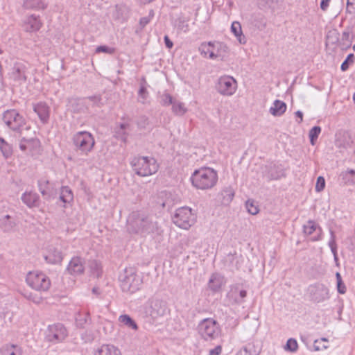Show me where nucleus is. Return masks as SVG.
<instances>
[{"mask_svg": "<svg viewBox=\"0 0 355 355\" xmlns=\"http://www.w3.org/2000/svg\"><path fill=\"white\" fill-rule=\"evenodd\" d=\"M157 223L140 211L132 212L127 219V230L130 234L145 236L155 231Z\"/></svg>", "mask_w": 355, "mask_h": 355, "instance_id": "nucleus-1", "label": "nucleus"}, {"mask_svg": "<svg viewBox=\"0 0 355 355\" xmlns=\"http://www.w3.org/2000/svg\"><path fill=\"white\" fill-rule=\"evenodd\" d=\"M192 185L197 189L207 190L214 187L218 181L217 173L208 167L195 170L191 175Z\"/></svg>", "mask_w": 355, "mask_h": 355, "instance_id": "nucleus-2", "label": "nucleus"}, {"mask_svg": "<svg viewBox=\"0 0 355 355\" xmlns=\"http://www.w3.org/2000/svg\"><path fill=\"white\" fill-rule=\"evenodd\" d=\"M169 313L166 302L161 299L153 297L145 304V313L153 322L160 323Z\"/></svg>", "mask_w": 355, "mask_h": 355, "instance_id": "nucleus-3", "label": "nucleus"}, {"mask_svg": "<svg viewBox=\"0 0 355 355\" xmlns=\"http://www.w3.org/2000/svg\"><path fill=\"white\" fill-rule=\"evenodd\" d=\"M131 165L133 171L142 177L151 175L158 170V164L153 157H135L131 162Z\"/></svg>", "mask_w": 355, "mask_h": 355, "instance_id": "nucleus-4", "label": "nucleus"}, {"mask_svg": "<svg viewBox=\"0 0 355 355\" xmlns=\"http://www.w3.org/2000/svg\"><path fill=\"white\" fill-rule=\"evenodd\" d=\"M73 143L76 149L82 155H88L95 145V140L93 135L87 131H80L76 133L73 137Z\"/></svg>", "mask_w": 355, "mask_h": 355, "instance_id": "nucleus-5", "label": "nucleus"}, {"mask_svg": "<svg viewBox=\"0 0 355 355\" xmlns=\"http://www.w3.org/2000/svg\"><path fill=\"white\" fill-rule=\"evenodd\" d=\"M121 287L124 292L135 293L141 284V278L133 268H125L119 277Z\"/></svg>", "mask_w": 355, "mask_h": 355, "instance_id": "nucleus-6", "label": "nucleus"}, {"mask_svg": "<svg viewBox=\"0 0 355 355\" xmlns=\"http://www.w3.org/2000/svg\"><path fill=\"white\" fill-rule=\"evenodd\" d=\"M198 333L205 340H212L218 338L220 329L216 320L206 318L202 320L198 327Z\"/></svg>", "mask_w": 355, "mask_h": 355, "instance_id": "nucleus-7", "label": "nucleus"}, {"mask_svg": "<svg viewBox=\"0 0 355 355\" xmlns=\"http://www.w3.org/2000/svg\"><path fill=\"white\" fill-rule=\"evenodd\" d=\"M26 281L30 287L37 291H46L51 286L49 278L40 271L29 272Z\"/></svg>", "mask_w": 355, "mask_h": 355, "instance_id": "nucleus-8", "label": "nucleus"}, {"mask_svg": "<svg viewBox=\"0 0 355 355\" xmlns=\"http://www.w3.org/2000/svg\"><path fill=\"white\" fill-rule=\"evenodd\" d=\"M195 216L191 208L182 207L178 209L173 216V222L179 227L188 230L195 223Z\"/></svg>", "mask_w": 355, "mask_h": 355, "instance_id": "nucleus-9", "label": "nucleus"}, {"mask_svg": "<svg viewBox=\"0 0 355 355\" xmlns=\"http://www.w3.org/2000/svg\"><path fill=\"white\" fill-rule=\"evenodd\" d=\"M3 121L13 131H19L25 124V119L15 110H8L3 114Z\"/></svg>", "mask_w": 355, "mask_h": 355, "instance_id": "nucleus-10", "label": "nucleus"}, {"mask_svg": "<svg viewBox=\"0 0 355 355\" xmlns=\"http://www.w3.org/2000/svg\"><path fill=\"white\" fill-rule=\"evenodd\" d=\"M28 64L22 62L14 63L9 73V78L19 85L25 83L28 78Z\"/></svg>", "mask_w": 355, "mask_h": 355, "instance_id": "nucleus-11", "label": "nucleus"}, {"mask_svg": "<svg viewBox=\"0 0 355 355\" xmlns=\"http://www.w3.org/2000/svg\"><path fill=\"white\" fill-rule=\"evenodd\" d=\"M217 91L224 96L233 95L237 89V82L232 76H221L216 85Z\"/></svg>", "mask_w": 355, "mask_h": 355, "instance_id": "nucleus-12", "label": "nucleus"}, {"mask_svg": "<svg viewBox=\"0 0 355 355\" xmlns=\"http://www.w3.org/2000/svg\"><path fill=\"white\" fill-rule=\"evenodd\" d=\"M67 336V331L60 323L50 325L48 327L46 338L52 343H59L64 340Z\"/></svg>", "mask_w": 355, "mask_h": 355, "instance_id": "nucleus-13", "label": "nucleus"}, {"mask_svg": "<svg viewBox=\"0 0 355 355\" xmlns=\"http://www.w3.org/2000/svg\"><path fill=\"white\" fill-rule=\"evenodd\" d=\"M309 293L312 301L319 303L329 298V289L322 284L311 285Z\"/></svg>", "mask_w": 355, "mask_h": 355, "instance_id": "nucleus-14", "label": "nucleus"}, {"mask_svg": "<svg viewBox=\"0 0 355 355\" xmlns=\"http://www.w3.org/2000/svg\"><path fill=\"white\" fill-rule=\"evenodd\" d=\"M222 47H225L221 43L211 42L202 43L199 47V51L204 57H209L211 59H216L220 55L218 51Z\"/></svg>", "mask_w": 355, "mask_h": 355, "instance_id": "nucleus-15", "label": "nucleus"}, {"mask_svg": "<svg viewBox=\"0 0 355 355\" xmlns=\"http://www.w3.org/2000/svg\"><path fill=\"white\" fill-rule=\"evenodd\" d=\"M38 188L42 196L46 200L54 198L57 195L54 184L51 183L46 178H41L38 180Z\"/></svg>", "mask_w": 355, "mask_h": 355, "instance_id": "nucleus-16", "label": "nucleus"}, {"mask_svg": "<svg viewBox=\"0 0 355 355\" xmlns=\"http://www.w3.org/2000/svg\"><path fill=\"white\" fill-rule=\"evenodd\" d=\"M42 24L39 16L31 15L24 19L22 27L24 31L31 33L38 31L42 26Z\"/></svg>", "mask_w": 355, "mask_h": 355, "instance_id": "nucleus-17", "label": "nucleus"}, {"mask_svg": "<svg viewBox=\"0 0 355 355\" xmlns=\"http://www.w3.org/2000/svg\"><path fill=\"white\" fill-rule=\"evenodd\" d=\"M85 270V261L80 257H75L71 259L67 266V271L71 275H80Z\"/></svg>", "mask_w": 355, "mask_h": 355, "instance_id": "nucleus-18", "label": "nucleus"}, {"mask_svg": "<svg viewBox=\"0 0 355 355\" xmlns=\"http://www.w3.org/2000/svg\"><path fill=\"white\" fill-rule=\"evenodd\" d=\"M69 109H70L73 112L75 113H81L85 112L88 110V107L87 105V99L85 98H71L69 101Z\"/></svg>", "mask_w": 355, "mask_h": 355, "instance_id": "nucleus-19", "label": "nucleus"}, {"mask_svg": "<svg viewBox=\"0 0 355 355\" xmlns=\"http://www.w3.org/2000/svg\"><path fill=\"white\" fill-rule=\"evenodd\" d=\"M318 231V234L317 236L312 238V241H316L321 239L322 229L321 227L313 220H309L306 224L303 225V232L304 234L309 236L311 235L314 232Z\"/></svg>", "mask_w": 355, "mask_h": 355, "instance_id": "nucleus-20", "label": "nucleus"}, {"mask_svg": "<svg viewBox=\"0 0 355 355\" xmlns=\"http://www.w3.org/2000/svg\"><path fill=\"white\" fill-rule=\"evenodd\" d=\"M44 258L50 263H58L62 261L63 257L58 249L51 246L48 248Z\"/></svg>", "mask_w": 355, "mask_h": 355, "instance_id": "nucleus-21", "label": "nucleus"}, {"mask_svg": "<svg viewBox=\"0 0 355 355\" xmlns=\"http://www.w3.org/2000/svg\"><path fill=\"white\" fill-rule=\"evenodd\" d=\"M17 227V223L12 219L10 215H6L0 218V228L3 232H14Z\"/></svg>", "mask_w": 355, "mask_h": 355, "instance_id": "nucleus-22", "label": "nucleus"}, {"mask_svg": "<svg viewBox=\"0 0 355 355\" xmlns=\"http://www.w3.org/2000/svg\"><path fill=\"white\" fill-rule=\"evenodd\" d=\"M130 130V126L128 123H121L119 127L116 128L114 135L116 138L125 143Z\"/></svg>", "mask_w": 355, "mask_h": 355, "instance_id": "nucleus-23", "label": "nucleus"}, {"mask_svg": "<svg viewBox=\"0 0 355 355\" xmlns=\"http://www.w3.org/2000/svg\"><path fill=\"white\" fill-rule=\"evenodd\" d=\"M286 104L284 102L280 100H275L270 107L269 112L274 116H280L286 112Z\"/></svg>", "mask_w": 355, "mask_h": 355, "instance_id": "nucleus-24", "label": "nucleus"}, {"mask_svg": "<svg viewBox=\"0 0 355 355\" xmlns=\"http://www.w3.org/2000/svg\"><path fill=\"white\" fill-rule=\"evenodd\" d=\"M224 284L225 279L223 276L218 274H213L209 279L208 286L211 290L218 291Z\"/></svg>", "mask_w": 355, "mask_h": 355, "instance_id": "nucleus-25", "label": "nucleus"}, {"mask_svg": "<svg viewBox=\"0 0 355 355\" xmlns=\"http://www.w3.org/2000/svg\"><path fill=\"white\" fill-rule=\"evenodd\" d=\"M33 110L37 114L41 121L43 122L47 121L49 116V108L46 103H40L34 105Z\"/></svg>", "mask_w": 355, "mask_h": 355, "instance_id": "nucleus-26", "label": "nucleus"}, {"mask_svg": "<svg viewBox=\"0 0 355 355\" xmlns=\"http://www.w3.org/2000/svg\"><path fill=\"white\" fill-rule=\"evenodd\" d=\"M94 355H121L120 350L112 345H103L98 348Z\"/></svg>", "mask_w": 355, "mask_h": 355, "instance_id": "nucleus-27", "label": "nucleus"}, {"mask_svg": "<svg viewBox=\"0 0 355 355\" xmlns=\"http://www.w3.org/2000/svg\"><path fill=\"white\" fill-rule=\"evenodd\" d=\"M1 355H21L22 351L17 345L6 344L0 349Z\"/></svg>", "mask_w": 355, "mask_h": 355, "instance_id": "nucleus-28", "label": "nucleus"}, {"mask_svg": "<svg viewBox=\"0 0 355 355\" xmlns=\"http://www.w3.org/2000/svg\"><path fill=\"white\" fill-rule=\"evenodd\" d=\"M38 200V195L33 192H25L21 196L23 202L29 207L37 206Z\"/></svg>", "mask_w": 355, "mask_h": 355, "instance_id": "nucleus-29", "label": "nucleus"}, {"mask_svg": "<svg viewBox=\"0 0 355 355\" xmlns=\"http://www.w3.org/2000/svg\"><path fill=\"white\" fill-rule=\"evenodd\" d=\"M0 151L3 157L7 159L12 157L13 149L11 144H8L3 138L0 137Z\"/></svg>", "mask_w": 355, "mask_h": 355, "instance_id": "nucleus-30", "label": "nucleus"}, {"mask_svg": "<svg viewBox=\"0 0 355 355\" xmlns=\"http://www.w3.org/2000/svg\"><path fill=\"white\" fill-rule=\"evenodd\" d=\"M24 7L26 9L43 10L46 8V3L43 0H24Z\"/></svg>", "mask_w": 355, "mask_h": 355, "instance_id": "nucleus-31", "label": "nucleus"}, {"mask_svg": "<svg viewBox=\"0 0 355 355\" xmlns=\"http://www.w3.org/2000/svg\"><path fill=\"white\" fill-rule=\"evenodd\" d=\"M128 8L123 4L116 5L113 12V17L118 20L124 19L128 17Z\"/></svg>", "mask_w": 355, "mask_h": 355, "instance_id": "nucleus-32", "label": "nucleus"}, {"mask_svg": "<svg viewBox=\"0 0 355 355\" xmlns=\"http://www.w3.org/2000/svg\"><path fill=\"white\" fill-rule=\"evenodd\" d=\"M60 199L64 203H69L73 200V194L71 189L67 187L64 186L60 189Z\"/></svg>", "mask_w": 355, "mask_h": 355, "instance_id": "nucleus-33", "label": "nucleus"}, {"mask_svg": "<svg viewBox=\"0 0 355 355\" xmlns=\"http://www.w3.org/2000/svg\"><path fill=\"white\" fill-rule=\"evenodd\" d=\"M172 112L176 115L182 116L187 112V109L184 103L175 100L172 104Z\"/></svg>", "mask_w": 355, "mask_h": 355, "instance_id": "nucleus-34", "label": "nucleus"}, {"mask_svg": "<svg viewBox=\"0 0 355 355\" xmlns=\"http://www.w3.org/2000/svg\"><path fill=\"white\" fill-rule=\"evenodd\" d=\"M119 321L126 327L134 330H137L138 329V326L136 322L128 315L125 314L120 315L119 318Z\"/></svg>", "mask_w": 355, "mask_h": 355, "instance_id": "nucleus-35", "label": "nucleus"}, {"mask_svg": "<svg viewBox=\"0 0 355 355\" xmlns=\"http://www.w3.org/2000/svg\"><path fill=\"white\" fill-rule=\"evenodd\" d=\"M231 31L232 33L238 38L241 44H244L245 42L242 41L241 36L243 35L241 24L239 21H233L231 26Z\"/></svg>", "mask_w": 355, "mask_h": 355, "instance_id": "nucleus-36", "label": "nucleus"}, {"mask_svg": "<svg viewBox=\"0 0 355 355\" xmlns=\"http://www.w3.org/2000/svg\"><path fill=\"white\" fill-rule=\"evenodd\" d=\"M236 355H259V352L252 344H248L241 349Z\"/></svg>", "mask_w": 355, "mask_h": 355, "instance_id": "nucleus-37", "label": "nucleus"}, {"mask_svg": "<svg viewBox=\"0 0 355 355\" xmlns=\"http://www.w3.org/2000/svg\"><path fill=\"white\" fill-rule=\"evenodd\" d=\"M159 103L162 106H168L173 104L174 99L173 96L167 92H164L159 96Z\"/></svg>", "mask_w": 355, "mask_h": 355, "instance_id": "nucleus-38", "label": "nucleus"}, {"mask_svg": "<svg viewBox=\"0 0 355 355\" xmlns=\"http://www.w3.org/2000/svg\"><path fill=\"white\" fill-rule=\"evenodd\" d=\"M87 105L92 106L101 107L103 105L102 98L100 95L90 96L87 98Z\"/></svg>", "mask_w": 355, "mask_h": 355, "instance_id": "nucleus-39", "label": "nucleus"}, {"mask_svg": "<svg viewBox=\"0 0 355 355\" xmlns=\"http://www.w3.org/2000/svg\"><path fill=\"white\" fill-rule=\"evenodd\" d=\"M321 132V128L320 126L313 127L309 132L310 142L312 145L315 144V140L318 139Z\"/></svg>", "mask_w": 355, "mask_h": 355, "instance_id": "nucleus-40", "label": "nucleus"}, {"mask_svg": "<svg viewBox=\"0 0 355 355\" xmlns=\"http://www.w3.org/2000/svg\"><path fill=\"white\" fill-rule=\"evenodd\" d=\"M146 82L144 84H141L139 90L138 92L139 101L141 103H144L148 96V92L145 86Z\"/></svg>", "mask_w": 355, "mask_h": 355, "instance_id": "nucleus-41", "label": "nucleus"}, {"mask_svg": "<svg viewBox=\"0 0 355 355\" xmlns=\"http://www.w3.org/2000/svg\"><path fill=\"white\" fill-rule=\"evenodd\" d=\"M336 282H337V290L340 294H345L347 291L346 286L342 280L341 275L339 272L336 274Z\"/></svg>", "mask_w": 355, "mask_h": 355, "instance_id": "nucleus-42", "label": "nucleus"}, {"mask_svg": "<svg viewBox=\"0 0 355 355\" xmlns=\"http://www.w3.org/2000/svg\"><path fill=\"white\" fill-rule=\"evenodd\" d=\"M298 348V344L295 339L289 338L287 340L286 345L285 346V349L286 351H289L291 352H296Z\"/></svg>", "mask_w": 355, "mask_h": 355, "instance_id": "nucleus-43", "label": "nucleus"}, {"mask_svg": "<svg viewBox=\"0 0 355 355\" xmlns=\"http://www.w3.org/2000/svg\"><path fill=\"white\" fill-rule=\"evenodd\" d=\"M245 207L249 214L255 215L259 212L258 206L254 205V202L252 200H247L245 202Z\"/></svg>", "mask_w": 355, "mask_h": 355, "instance_id": "nucleus-44", "label": "nucleus"}, {"mask_svg": "<svg viewBox=\"0 0 355 355\" xmlns=\"http://www.w3.org/2000/svg\"><path fill=\"white\" fill-rule=\"evenodd\" d=\"M177 28L184 33L189 31V24L187 20L184 19H178L176 21Z\"/></svg>", "mask_w": 355, "mask_h": 355, "instance_id": "nucleus-45", "label": "nucleus"}, {"mask_svg": "<svg viewBox=\"0 0 355 355\" xmlns=\"http://www.w3.org/2000/svg\"><path fill=\"white\" fill-rule=\"evenodd\" d=\"M354 61V55L353 53H350L347 55L345 60L342 63L340 69L343 71H346L349 68V65L353 63Z\"/></svg>", "mask_w": 355, "mask_h": 355, "instance_id": "nucleus-46", "label": "nucleus"}, {"mask_svg": "<svg viewBox=\"0 0 355 355\" xmlns=\"http://www.w3.org/2000/svg\"><path fill=\"white\" fill-rule=\"evenodd\" d=\"M115 51V49L112 47H108L107 46H99L96 49V53H105L107 54H113Z\"/></svg>", "mask_w": 355, "mask_h": 355, "instance_id": "nucleus-47", "label": "nucleus"}, {"mask_svg": "<svg viewBox=\"0 0 355 355\" xmlns=\"http://www.w3.org/2000/svg\"><path fill=\"white\" fill-rule=\"evenodd\" d=\"M325 187V180L324 178L322 176H319L317 178V182L315 184V191L318 192L322 191Z\"/></svg>", "mask_w": 355, "mask_h": 355, "instance_id": "nucleus-48", "label": "nucleus"}, {"mask_svg": "<svg viewBox=\"0 0 355 355\" xmlns=\"http://www.w3.org/2000/svg\"><path fill=\"white\" fill-rule=\"evenodd\" d=\"M347 12L350 14L355 13V0H347Z\"/></svg>", "mask_w": 355, "mask_h": 355, "instance_id": "nucleus-49", "label": "nucleus"}, {"mask_svg": "<svg viewBox=\"0 0 355 355\" xmlns=\"http://www.w3.org/2000/svg\"><path fill=\"white\" fill-rule=\"evenodd\" d=\"M222 352V347L220 345H217L215 348L210 349L209 355H220Z\"/></svg>", "mask_w": 355, "mask_h": 355, "instance_id": "nucleus-50", "label": "nucleus"}, {"mask_svg": "<svg viewBox=\"0 0 355 355\" xmlns=\"http://www.w3.org/2000/svg\"><path fill=\"white\" fill-rule=\"evenodd\" d=\"M239 298L236 297V301L237 303H241V302H243V299L246 297L247 292L245 290H241L239 291Z\"/></svg>", "mask_w": 355, "mask_h": 355, "instance_id": "nucleus-51", "label": "nucleus"}, {"mask_svg": "<svg viewBox=\"0 0 355 355\" xmlns=\"http://www.w3.org/2000/svg\"><path fill=\"white\" fill-rule=\"evenodd\" d=\"M223 193L228 197L227 200L231 201L234 196V193L231 189L223 190Z\"/></svg>", "mask_w": 355, "mask_h": 355, "instance_id": "nucleus-52", "label": "nucleus"}, {"mask_svg": "<svg viewBox=\"0 0 355 355\" xmlns=\"http://www.w3.org/2000/svg\"><path fill=\"white\" fill-rule=\"evenodd\" d=\"M330 0H322L320 2V8L323 11H326L327 8L329 7Z\"/></svg>", "mask_w": 355, "mask_h": 355, "instance_id": "nucleus-53", "label": "nucleus"}, {"mask_svg": "<svg viewBox=\"0 0 355 355\" xmlns=\"http://www.w3.org/2000/svg\"><path fill=\"white\" fill-rule=\"evenodd\" d=\"M330 234H331V239L329 241V246L330 247V248H333V247L336 246L335 236H334V234L333 231L331 230Z\"/></svg>", "mask_w": 355, "mask_h": 355, "instance_id": "nucleus-54", "label": "nucleus"}, {"mask_svg": "<svg viewBox=\"0 0 355 355\" xmlns=\"http://www.w3.org/2000/svg\"><path fill=\"white\" fill-rule=\"evenodd\" d=\"M164 42L168 49H171L173 46V43L167 35L164 36Z\"/></svg>", "mask_w": 355, "mask_h": 355, "instance_id": "nucleus-55", "label": "nucleus"}, {"mask_svg": "<svg viewBox=\"0 0 355 355\" xmlns=\"http://www.w3.org/2000/svg\"><path fill=\"white\" fill-rule=\"evenodd\" d=\"M150 21V19L147 17H141L139 20V24L142 27L146 26Z\"/></svg>", "mask_w": 355, "mask_h": 355, "instance_id": "nucleus-56", "label": "nucleus"}, {"mask_svg": "<svg viewBox=\"0 0 355 355\" xmlns=\"http://www.w3.org/2000/svg\"><path fill=\"white\" fill-rule=\"evenodd\" d=\"M348 175H350L352 176L355 175V170L354 169H348L345 172H343L342 175L344 178H346Z\"/></svg>", "mask_w": 355, "mask_h": 355, "instance_id": "nucleus-57", "label": "nucleus"}, {"mask_svg": "<svg viewBox=\"0 0 355 355\" xmlns=\"http://www.w3.org/2000/svg\"><path fill=\"white\" fill-rule=\"evenodd\" d=\"M263 176L266 178L268 180L277 179V176L274 175L272 174L266 173V171H263Z\"/></svg>", "mask_w": 355, "mask_h": 355, "instance_id": "nucleus-58", "label": "nucleus"}, {"mask_svg": "<svg viewBox=\"0 0 355 355\" xmlns=\"http://www.w3.org/2000/svg\"><path fill=\"white\" fill-rule=\"evenodd\" d=\"M295 115L297 117H298L300 119V120L297 121L298 123H302V120H303V113L298 110L295 112Z\"/></svg>", "mask_w": 355, "mask_h": 355, "instance_id": "nucleus-59", "label": "nucleus"}, {"mask_svg": "<svg viewBox=\"0 0 355 355\" xmlns=\"http://www.w3.org/2000/svg\"><path fill=\"white\" fill-rule=\"evenodd\" d=\"M94 264H95V266L96 268V276L99 277L100 274H101V271H100L101 267H100V266L96 262H95Z\"/></svg>", "mask_w": 355, "mask_h": 355, "instance_id": "nucleus-60", "label": "nucleus"}, {"mask_svg": "<svg viewBox=\"0 0 355 355\" xmlns=\"http://www.w3.org/2000/svg\"><path fill=\"white\" fill-rule=\"evenodd\" d=\"M349 37V33L347 31H344L343 33V40H348Z\"/></svg>", "mask_w": 355, "mask_h": 355, "instance_id": "nucleus-61", "label": "nucleus"}, {"mask_svg": "<svg viewBox=\"0 0 355 355\" xmlns=\"http://www.w3.org/2000/svg\"><path fill=\"white\" fill-rule=\"evenodd\" d=\"M332 253L334 255V258L336 260L337 259V255H336V247L334 246L333 248H331Z\"/></svg>", "mask_w": 355, "mask_h": 355, "instance_id": "nucleus-62", "label": "nucleus"}, {"mask_svg": "<svg viewBox=\"0 0 355 355\" xmlns=\"http://www.w3.org/2000/svg\"><path fill=\"white\" fill-rule=\"evenodd\" d=\"M20 149L22 150H24L26 149V146L23 145V144H21L20 145Z\"/></svg>", "mask_w": 355, "mask_h": 355, "instance_id": "nucleus-63", "label": "nucleus"}, {"mask_svg": "<svg viewBox=\"0 0 355 355\" xmlns=\"http://www.w3.org/2000/svg\"><path fill=\"white\" fill-rule=\"evenodd\" d=\"M153 0H142V2L144 3H150L151 1H153Z\"/></svg>", "mask_w": 355, "mask_h": 355, "instance_id": "nucleus-64", "label": "nucleus"}]
</instances>
